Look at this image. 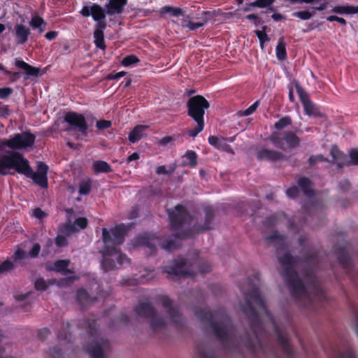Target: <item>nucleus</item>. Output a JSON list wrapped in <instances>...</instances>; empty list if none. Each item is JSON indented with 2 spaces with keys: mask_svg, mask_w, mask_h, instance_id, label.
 I'll use <instances>...</instances> for the list:
<instances>
[{
  "mask_svg": "<svg viewBox=\"0 0 358 358\" xmlns=\"http://www.w3.org/2000/svg\"><path fill=\"white\" fill-rule=\"evenodd\" d=\"M60 231L66 236H69L71 234L76 233L78 231V229L75 226V224H72L71 223H66L62 225L60 228Z\"/></svg>",
  "mask_w": 358,
  "mask_h": 358,
  "instance_id": "603ef678",
  "label": "nucleus"
},
{
  "mask_svg": "<svg viewBox=\"0 0 358 358\" xmlns=\"http://www.w3.org/2000/svg\"><path fill=\"white\" fill-rule=\"evenodd\" d=\"M134 245L148 248L150 255L155 253L157 245L168 252H172L181 246L180 243L173 238H170L161 241V240L154 234H145L138 236L135 240Z\"/></svg>",
  "mask_w": 358,
  "mask_h": 358,
  "instance_id": "0eeeda50",
  "label": "nucleus"
},
{
  "mask_svg": "<svg viewBox=\"0 0 358 358\" xmlns=\"http://www.w3.org/2000/svg\"><path fill=\"white\" fill-rule=\"evenodd\" d=\"M92 170L95 173H108L113 172L110 165L102 160L95 161L92 165Z\"/></svg>",
  "mask_w": 358,
  "mask_h": 358,
  "instance_id": "2f4dec72",
  "label": "nucleus"
},
{
  "mask_svg": "<svg viewBox=\"0 0 358 358\" xmlns=\"http://www.w3.org/2000/svg\"><path fill=\"white\" fill-rule=\"evenodd\" d=\"M31 30L22 24H17L15 26V42L18 45L24 44L29 38Z\"/></svg>",
  "mask_w": 358,
  "mask_h": 358,
  "instance_id": "b1692460",
  "label": "nucleus"
},
{
  "mask_svg": "<svg viewBox=\"0 0 358 358\" xmlns=\"http://www.w3.org/2000/svg\"><path fill=\"white\" fill-rule=\"evenodd\" d=\"M34 287L38 291L44 292L48 288V284L43 278H39L35 280Z\"/></svg>",
  "mask_w": 358,
  "mask_h": 358,
  "instance_id": "bf43d9fd",
  "label": "nucleus"
},
{
  "mask_svg": "<svg viewBox=\"0 0 358 358\" xmlns=\"http://www.w3.org/2000/svg\"><path fill=\"white\" fill-rule=\"evenodd\" d=\"M45 358H64L61 348L56 346L50 348Z\"/></svg>",
  "mask_w": 358,
  "mask_h": 358,
  "instance_id": "5fc2aeb1",
  "label": "nucleus"
},
{
  "mask_svg": "<svg viewBox=\"0 0 358 358\" xmlns=\"http://www.w3.org/2000/svg\"><path fill=\"white\" fill-rule=\"evenodd\" d=\"M299 188L295 185L289 187L286 190L287 196L291 199L296 198L299 196Z\"/></svg>",
  "mask_w": 358,
  "mask_h": 358,
  "instance_id": "69168bd1",
  "label": "nucleus"
},
{
  "mask_svg": "<svg viewBox=\"0 0 358 358\" xmlns=\"http://www.w3.org/2000/svg\"><path fill=\"white\" fill-rule=\"evenodd\" d=\"M205 214V220L203 225L201 227L202 231L210 230L213 228V221L215 217L214 209L211 206H206L203 208Z\"/></svg>",
  "mask_w": 358,
  "mask_h": 358,
  "instance_id": "c85d7f7f",
  "label": "nucleus"
},
{
  "mask_svg": "<svg viewBox=\"0 0 358 358\" xmlns=\"http://www.w3.org/2000/svg\"><path fill=\"white\" fill-rule=\"evenodd\" d=\"M91 301V297L87 291L84 288H80L76 292V301L84 306Z\"/></svg>",
  "mask_w": 358,
  "mask_h": 358,
  "instance_id": "c9c22d12",
  "label": "nucleus"
},
{
  "mask_svg": "<svg viewBox=\"0 0 358 358\" xmlns=\"http://www.w3.org/2000/svg\"><path fill=\"white\" fill-rule=\"evenodd\" d=\"M336 358H357V356L354 348L348 345L337 354Z\"/></svg>",
  "mask_w": 358,
  "mask_h": 358,
  "instance_id": "37998d69",
  "label": "nucleus"
},
{
  "mask_svg": "<svg viewBox=\"0 0 358 358\" xmlns=\"http://www.w3.org/2000/svg\"><path fill=\"white\" fill-rule=\"evenodd\" d=\"M88 221L85 217H78L74 221V224L78 227L80 229H85L87 227Z\"/></svg>",
  "mask_w": 358,
  "mask_h": 358,
  "instance_id": "774afa93",
  "label": "nucleus"
},
{
  "mask_svg": "<svg viewBox=\"0 0 358 358\" xmlns=\"http://www.w3.org/2000/svg\"><path fill=\"white\" fill-rule=\"evenodd\" d=\"M195 122H196V126L189 129L187 132L188 135L193 138L196 137L204 128V120H197Z\"/></svg>",
  "mask_w": 358,
  "mask_h": 358,
  "instance_id": "09e8293b",
  "label": "nucleus"
},
{
  "mask_svg": "<svg viewBox=\"0 0 358 358\" xmlns=\"http://www.w3.org/2000/svg\"><path fill=\"white\" fill-rule=\"evenodd\" d=\"M187 115L194 121L204 120L205 110L210 108L208 101L201 95L190 97L187 101Z\"/></svg>",
  "mask_w": 358,
  "mask_h": 358,
  "instance_id": "f8f14e48",
  "label": "nucleus"
},
{
  "mask_svg": "<svg viewBox=\"0 0 358 358\" xmlns=\"http://www.w3.org/2000/svg\"><path fill=\"white\" fill-rule=\"evenodd\" d=\"M294 86L299 99L303 106L305 113L308 116H313L315 117H322V113L320 111L319 107L310 100L308 94L301 85L298 82H296Z\"/></svg>",
  "mask_w": 358,
  "mask_h": 358,
  "instance_id": "dca6fc26",
  "label": "nucleus"
},
{
  "mask_svg": "<svg viewBox=\"0 0 358 358\" xmlns=\"http://www.w3.org/2000/svg\"><path fill=\"white\" fill-rule=\"evenodd\" d=\"M267 29V27L264 25L262 27V30H255V33L257 38L259 40L260 47L263 50L264 48V43L266 42H268L270 41V38L268 36L267 34L266 33V30Z\"/></svg>",
  "mask_w": 358,
  "mask_h": 358,
  "instance_id": "79ce46f5",
  "label": "nucleus"
},
{
  "mask_svg": "<svg viewBox=\"0 0 358 358\" xmlns=\"http://www.w3.org/2000/svg\"><path fill=\"white\" fill-rule=\"evenodd\" d=\"M350 161L348 160L349 165L358 166V150L352 149L350 152Z\"/></svg>",
  "mask_w": 358,
  "mask_h": 358,
  "instance_id": "338daca9",
  "label": "nucleus"
},
{
  "mask_svg": "<svg viewBox=\"0 0 358 358\" xmlns=\"http://www.w3.org/2000/svg\"><path fill=\"white\" fill-rule=\"evenodd\" d=\"M268 139L275 148L283 151L297 148L301 142L299 137L292 131L272 132Z\"/></svg>",
  "mask_w": 358,
  "mask_h": 358,
  "instance_id": "9d476101",
  "label": "nucleus"
},
{
  "mask_svg": "<svg viewBox=\"0 0 358 358\" xmlns=\"http://www.w3.org/2000/svg\"><path fill=\"white\" fill-rule=\"evenodd\" d=\"M275 0H256L250 3V6L258 7V8H266L273 4Z\"/></svg>",
  "mask_w": 358,
  "mask_h": 358,
  "instance_id": "13d9d810",
  "label": "nucleus"
},
{
  "mask_svg": "<svg viewBox=\"0 0 358 358\" xmlns=\"http://www.w3.org/2000/svg\"><path fill=\"white\" fill-rule=\"evenodd\" d=\"M159 301L162 306L166 309V313L173 324L176 327H181L184 324V318L179 307L174 303L168 296L161 295L159 296Z\"/></svg>",
  "mask_w": 358,
  "mask_h": 358,
  "instance_id": "2eb2a0df",
  "label": "nucleus"
},
{
  "mask_svg": "<svg viewBox=\"0 0 358 358\" xmlns=\"http://www.w3.org/2000/svg\"><path fill=\"white\" fill-rule=\"evenodd\" d=\"M169 218L170 220L171 229L178 230L185 224L190 223L192 216L186 208L181 205H177L174 209L168 210Z\"/></svg>",
  "mask_w": 358,
  "mask_h": 358,
  "instance_id": "ddd939ff",
  "label": "nucleus"
},
{
  "mask_svg": "<svg viewBox=\"0 0 358 358\" xmlns=\"http://www.w3.org/2000/svg\"><path fill=\"white\" fill-rule=\"evenodd\" d=\"M102 240L105 245L100 252L103 257L101 266L104 271L108 272L115 269L116 262L120 266L130 262L129 259L124 254L120 252L118 248L108 245L111 242V237L106 228L102 229Z\"/></svg>",
  "mask_w": 358,
  "mask_h": 358,
  "instance_id": "20e7f679",
  "label": "nucleus"
},
{
  "mask_svg": "<svg viewBox=\"0 0 358 358\" xmlns=\"http://www.w3.org/2000/svg\"><path fill=\"white\" fill-rule=\"evenodd\" d=\"M188 160L187 162H184L185 165H188L190 167H195L197 165V155L193 150H187L183 156Z\"/></svg>",
  "mask_w": 358,
  "mask_h": 358,
  "instance_id": "a19ab883",
  "label": "nucleus"
},
{
  "mask_svg": "<svg viewBox=\"0 0 358 358\" xmlns=\"http://www.w3.org/2000/svg\"><path fill=\"white\" fill-rule=\"evenodd\" d=\"M36 136L30 131H26L19 134H15L9 139H2L0 141V150L5 147L14 151L27 149L34 145Z\"/></svg>",
  "mask_w": 358,
  "mask_h": 358,
  "instance_id": "1a4fd4ad",
  "label": "nucleus"
},
{
  "mask_svg": "<svg viewBox=\"0 0 358 358\" xmlns=\"http://www.w3.org/2000/svg\"><path fill=\"white\" fill-rule=\"evenodd\" d=\"M131 228V224L126 225L123 223L115 225L113 228L108 231L111 237V242L108 243L109 245H118L123 243L124 237Z\"/></svg>",
  "mask_w": 358,
  "mask_h": 358,
  "instance_id": "f3484780",
  "label": "nucleus"
},
{
  "mask_svg": "<svg viewBox=\"0 0 358 358\" xmlns=\"http://www.w3.org/2000/svg\"><path fill=\"white\" fill-rule=\"evenodd\" d=\"M275 332L278 343L282 349L284 356L286 358H294V353L289 339L276 324H275Z\"/></svg>",
  "mask_w": 358,
  "mask_h": 358,
  "instance_id": "a211bd4d",
  "label": "nucleus"
},
{
  "mask_svg": "<svg viewBox=\"0 0 358 358\" xmlns=\"http://www.w3.org/2000/svg\"><path fill=\"white\" fill-rule=\"evenodd\" d=\"M331 12L338 15H353L358 13V6H354L349 4L336 6L332 8Z\"/></svg>",
  "mask_w": 358,
  "mask_h": 358,
  "instance_id": "c756f323",
  "label": "nucleus"
},
{
  "mask_svg": "<svg viewBox=\"0 0 358 358\" xmlns=\"http://www.w3.org/2000/svg\"><path fill=\"white\" fill-rule=\"evenodd\" d=\"M317 258V252H306L302 258L294 257L289 252L278 257L279 263L284 267L281 275L294 297L299 298L308 294L306 287L295 269L296 265L298 262L314 264Z\"/></svg>",
  "mask_w": 358,
  "mask_h": 358,
  "instance_id": "f03ea898",
  "label": "nucleus"
},
{
  "mask_svg": "<svg viewBox=\"0 0 358 358\" xmlns=\"http://www.w3.org/2000/svg\"><path fill=\"white\" fill-rule=\"evenodd\" d=\"M69 323L67 322L66 324H65V328L66 329L64 330V329H60L59 330V331L57 332V338L59 339V340H62V341H66V342H69L71 338V333L69 331Z\"/></svg>",
  "mask_w": 358,
  "mask_h": 358,
  "instance_id": "de8ad7c7",
  "label": "nucleus"
},
{
  "mask_svg": "<svg viewBox=\"0 0 358 358\" xmlns=\"http://www.w3.org/2000/svg\"><path fill=\"white\" fill-rule=\"evenodd\" d=\"M281 217H286L285 213H276L270 216L266 217L263 221V224L267 228L276 226Z\"/></svg>",
  "mask_w": 358,
  "mask_h": 358,
  "instance_id": "72a5a7b5",
  "label": "nucleus"
},
{
  "mask_svg": "<svg viewBox=\"0 0 358 358\" xmlns=\"http://www.w3.org/2000/svg\"><path fill=\"white\" fill-rule=\"evenodd\" d=\"M266 239L269 242H273L277 241L278 245L277 246V250L280 249H286L287 248L285 241L287 239V236L283 234H280L278 231H275L272 234L268 236Z\"/></svg>",
  "mask_w": 358,
  "mask_h": 358,
  "instance_id": "473e14b6",
  "label": "nucleus"
},
{
  "mask_svg": "<svg viewBox=\"0 0 358 358\" xmlns=\"http://www.w3.org/2000/svg\"><path fill=\"white\" fill-rule=\"evenodd\" d=\"M92 185L90 180L82 181L79 184L78 193L80 195H87L91 192Z\"/></svg>",
  "mask_w": 358,
  "mask_h": 358,
  "instance_id": "8fccbe9b",
  "label": "nucleus"
},
{
  "mask_svg": "<svg viewBox=\"0 0 358 358\" xmlns=\"http://www.w3.org/2000/svg\"><path fill=\"white\" fill-rule=\"evenodd\" d=\"M162 269L164 273L167 274V278L169 279L194 277L196 273L192 266L188 264L187 259L184 258L176 259L173 265L164 266L162 267Z\"/></svg>",
  "mask_w": 358,
  "mask_h": 358,
  "instance_id": "9b49d317",
  "label": "nucleus"
},
{
  "mask_svg": "<svg viewBox=\"0 0 358 358\" xmlns=\"http://www.w3.org/2000/svg\"><path fill=\"white\" fill-rule=\"evenodd\" d=\"M292 124V118L289 116L281 117L274 124V128L277 130H281Z\"/></svg>",
  "mask_w": 358,
  "mask_h": 358,
  "instance_id": "a18cd8bd",
  "label": "nucleus"
},
{
  "mask_svg": "<svg viewBox=\"0 0 358 358\" xmlns=\"http://www.w3.org/2000/svg\"><path fill=\"white\" fill-rule=\"evenodd\" d=\"M254 278V280L251 278H248L249 288L248 290L242 291L244 303L241 304L243 312L249 320L252 333L251 336L249 332H245L242 336L241 341L247 350L253 354L263 350V345L259 336L262 335L264 328L259 314L263 313L272 319L259 288V274H255Z\"/></svg>",
  "mask_w": 358,
  "mask_h": 358,
  "instance_id": "f257e3e1",
  "label": "nucleus"
},
{
  "mask_svg": "<svg viewBox=\"0 0 358 358\" xmlns=\"http://www.w3.org/2000/svg\"><path fill=\"white\" fill-rule=\"evenodd\" d=\"M276 57L280 61L287 58L286 43L283 38L279 39L276 46Z\"/></svg>",
  "mask_w": 358,
  "mask_h": 358,
  "instance_id": "e433bc0d",
  "label": "nucleus"
},
{
  "mask_svg": "<svg viewBox=\"0 0 358 358\" xmlns=\"http://www.w3.org/2000/svg\"><path fill=\"white\" fill-rule=\"evenodd\" d=\"M299 187L301 189L304 195L308 197H312L314 196V190L311 187V181L306 177H300L297 180Z\"/></svg>",
  "mask_w": 358,
  "mask_h": 358,
  "instance_id": "7c9ffc66",
  "label": "nucleus"
},
{
  "mask_svg": "<svg viewBox=\"0 0 358 358\" xmlns=\"http://www.w3.org/2000/svg\"><path fill=\"white\" fill-rule=\"evenodd\" d=\"M314 14V12H310L309 10H300L294 12L292 13V16L298 17L302 20H308L310 19Z\"/></svg>",
  "mask_w": 358,
  "mask_h": 358,
  "instance_id": "6e6d98bb",
  "label": "nucleus"
},
{
  "mask_svg": "<svg viewBox=\"0 0 358 358\" xmlns=\"http://www.w3.org/2000/svg\"><path fill=\"white\" fill-rule=\"evenodd\" d=\"M24 175L27 178H31L34 183L43 189H46L48 186V176L34 172L30 165L28 171Z\"/></svg>",
  "mask_w": 358,
  "mask_h": 358,
  "instance_id": "393cba45",
  "label": "nucleus"
},
{
  "mask_svg": "<svg viewBox=\"0 0 358 358\" xmlns=\"http://www.w3.org/2000/svg\"><path fill=\"white\" fill-rule=\"evenodd\" d=\"M134 311L141 317L149 318L150 327L153 331L165 329L166 322L164 318L157 317L156 308L150 302H139Z\"/></svg>",
  "mask_w": 358,
  "mask_h": 358,
  "instance_id": "6e6552de",
  "label": "nucleus"
},
{
  "mask_svg": "<svg viewBox=\"0 0 358 358\" xmlns=\"http://www.w3.org/2000/svg\"><path fill=\"white\" fill-rule=\"evenodd\" d=\"M148 128L146 125L138 124L136 126L128 135V140L131 143H135L144 136H146L145 131Z\"/></svg>",
  "mask_w": 358,
  "mask_h": 358,
  "instance_id": "a878e982",
  "label": "nucleus"
},
{
  "mask_svg": "<svg viewBox=\"0 0 358 358\" xmlns=\"http://www.w3.org/2000/svg\"><path fill=\"white\" fill-rule=\"evenodd\" d=\"M175 166H173L169 170H167L165 166H159L156 169V173L158 175H171L175 171Z\"/></svg>",
  "mask_w": 358,
  "mask_h": 358,
  "instance_id": "0e129e2a",
  "label": "nucleus"
},
{
  "mask_svg": "<svg viewBox=\"0 0 358 358\" xmlns=\"http://www.w3.org/2000/svg\"><path fill=\"white\" fill-rule=\"evenodd\" d=\"M257 158L260 161H269L272 162L282 160L285 158L284 154L275 150L261 148L257 152Z\"/></svg>",
  "mask_w": 358,
  "mask_h": 358,
  "instance_id": "aec40b11",
  "label": "nucleus"
},
{
  "mask_svg": "<svg viewBox=\"0 0 358 358\" xmlns=\"http://www.w3.org/2000/svg\"><path fill=\"white\" fill-rule=\"evenodd\" d=\"M208 141L210 145L217 149L226 150L225 148L230 149V145L226 143V138H219L216 136H210Z\"/></svg>",
  "mask_w": 358,
  "mask_h": 358,
  "instance_id": "f704fd0d",
  "label": "nucleus"
},
{
  "mask_svg": "<svg viewBox=\"0 0 358 358\" xmlns=\"http://www.w3.org/2000/svg\"><path fill=\"white\" fill-rule=\"evenodd\" d=\"M82 325L87 328L92 340L85 347L86 352L91 358H105L104 350L110 348V342L107 338L98 335L99 325L96 320L85 319Z\"/></svg>",
  "mask_w": 358,
  "mask_h": 358,
  "instance_id": "39448f33",
  "label": "nucleus"
},
{
  "mask_svg": "<svg viewBox=\"0 0 358 358\" xmlns=\"http://www.w3.org/2000/svg\"><path fill=\"white\" fill-rule=\"evenodd\" d=\"M80 13L85 17H88L91 15L94 21L104 20L107 14L106 9L105 10L97 3H93L90 7L83 6Z\"/></svg>",
  "mask_w": 358,
  "mask_h": 358,
  "instance_id": "6ab92c4d",
  "label": "nucleus"
},
{
  "mask_svg": "<svg viewBox=\"0 0 358 358\" xmlns=\"http://www.w3.org/2000/svg\"><path fill=\"white\" fill-rule=\"evenodd\" d=\"M162 13H170L175 17L184 16V11L182 8L178 7H173L170 6H165L162 8Z\"/></svg>",
  "mask_w": 358,
  "mask_h": 358,
  "instance_id": "c03bdc74",
  "label": "nucleus"
},
{
  "mask_svg": "<svg viewBox=\"0 0 358 358\" xmlns=\"http://www.w3.org/2000/svg\"><path fill=\"white\" fill-rule=\"evenodd\" d=\"M94 43L97 48L103 50L106 49L104 33L102 31H94Z\"/></svg>",
  "mask_w": 358,
  "mask_h": 358,
  "instance_id": "58836bf2",
  "label": "nucleus"
},
{
  "mask_svg": "<svg viewBox=\"0 0 358 358\" xmlns=\"http://www.w3.org/2000/svg\"><path fill=\"white\" fill-rule=\"evenodd\" d=\"M199 358H217L215 352L211 349L206 348H198Z\"/></svg>",
  "mask_w": 358,
  "mask_h": 358,
  "instance_id": "3c124183",
  "label": "nucleus"
},
{
  "mask_svg": "<svg viewBox=\"0 0 358 358\" xmlns=\"http://www.w3.org/2000/svg\"><path fill=\"white\" fill-rule=\"evenodd\" d=\"M318 162H328V159L322 155H311L308 159V163L310 166L315 165Z\"/></svg>",
  "mask_w": 358,
  "mask_h": 358,
  "instance_id": "680f3d73",
  "label": "nucleus"
},
{
  "mask_svg": "<svg viewBox=\"0 0 358 358\" xmlns=\"http://www.w3.org/2000/svg\"><path fill=\"white\" fill-rule=\"evenodd\" d=\"M15 264L10 259H6L0 264V274L10 271L15 268Z\"/></svg>",
  "mask_w": 358,
  "mask_h": 358,
  "instance_id": "864d4df0",
  "label": "nucleus"
},
{
  "mask_svg": "<svg viewBox=\"0 0 358 358\" xmlns=\"http://www.w3.org/2000/svg\"><path fill=\"white\" fill-rule=\"evenodd\" d=\"M335 254L337 257L339 264L345 270V272L348 275H350L352 268L350 257L348 255L347 249L345 248H338L335 250Z\"/></svg>",
  "mask_w": 358,
  "mask_h": 358,
  "instance_id": "412c9836",
  "label": "nucleus"
},
{
  "mask_svg": "<svg viewBox=\"0 0 358 358\" xmlns=\"http://www.w3.org/2000/svg\"><path fill=\"white\" fill-rule=\"evenodd\" d=\"M303 275L307 282L311 285L317 293L321 292V288L318 284L317 277L314 273L313 268L308 266L303 270Z\"/></svg>",
  "mask_w": 358,
  "mask_h": 358,
  "instance_id": "bb28decb",
  "label": "nucleus"
},
{
  "mask_svg": "<svg viewBox=\"0 0 358 358\" xmlns=\"http://www.w3.org/2000/svg\"><path fill=\"white\" fill-rule=\"evenodd\" d=\"M13 263L15 264H19L20 266H23L24 264V262H22V260L24 259L26 257V252L22 249L18 248L16 250V251L14 252L13 255Z\"/></svg>",
  "mask_w": 358,
  "mask_h": 358,
  "instance_id": "49530a36",
  "label": "nucleus"
},
{
  "mask_svg": "<svg viewBox=\"0 0 358 358\" xmlns=\"http://www.w3.org/2000/svg\"><path fill=\"white\" fill-rule=\"evenodd\" d=\"M112 125V123L110 120H98L96 123V127L98 130H104L109 127H110Z\"/></svg>",
  "mask_w": 358,
  "mask_h": 358,
  "instance_id": "e2e57ef3",
  "label": "nucleus"
},
{
  "mask_svg": "<svg viewBox=\"0 0 358 358\" xmlns=\"http://www.w3.org/2000/svg\"><path fill=\"white\" fill-rule=\"evenodd\" d=\"M217 315V313H213L208 308H201L196 312V315L201 322L209 324L216 339L225 344L231 338L234 325L231 319L225 312L220 311L219 320L216 321Z\"/></svg>",
  "mask_w": 358,
  "mask_h": 358,
  "instance_id": "7ed1b4c3",
  "label": "nucleus"
},
{
  "mask_svg": "<svg viewBox=\"0 0 358 358\" xmlns=\"http://www.w3.org/2000/svg\"><path fill=\"white\" fill-rule=\"evenodd\" d=\"M15 66L17 68L23 70L24 73L25 74L24 78V80H28L30 77H38L40 75V68L33 66L23 60L16 59L15 61Z\"/></svg>",
  "mask_w": 358,
  "mask_h": 358,
  "instance_id": "4be33fe9",
  "label": "nucleus"
},
{
  "mask_svg": "<svg viewBox=\"0 0 358 358\" xmlns=\"http://www.w3.org/2000/svg\"><path fill=\"white\" fill-rule=\"evenodd\" d=\"M29 168V161L19 152L11 150L0 157V175L7 176L14 169L19 174H26Z\"/></svg>",
  "mask_w": 358,
  "mask_h": 358,
  "instance_id": "423d86ee",
  "label": "nucleus"
},
{
  "mask_svg": "<svg viewBox=\"0 0 358 358\" xmlns=\"http://www.w3.org/2000/svg\"><path fill=\"white\" fill-rule=\"evenodd\" d=\"M334 160L337 161V165L339 168L344 166H349L348 158L343 152L338 150L336 146L332 147L330 151Z\"/></svg>",
  "mask_w": 358,
  "mask_h": 358,
  "instance_id": "cd10ccee",
  "label": "nucleus"
},
{
  "mask_svg": "<svg viewBox=\"0 0 358 358\" xmlns=\"http://www.w3.org/2000/svg\"><path fill=\"white\" fill-rule=\"evenodd\" d=\"M69 264V261L68 260H57L54 263L53 270L58 273H64V274L71 273V271L68 269Z\"/></svg>",
  "mask_w": 358,
  "mask_h": 358,
  "instance_id": "4c0bfd02",
  "label": "nucleus"
},
{
  "mask_svg": "<svg viewBox=\"0 0 358 358\" xmlns=\"http://www.w3.org/2000/svg\"><path fill=\"white\" fill-rule=\"evenodd\" d=\"M259 105V101H256L254 103H252L249 108L245 109V110L240 111L241 116H249L252 114L258 108Z\"/></svg>",
  "mask_w": 358,
  "mask_h": 358,
  "instance_id": "052dcab7",
  "label": "nucleus"
},
{
  "mask_svg": "<svg viewBox=\"0 0 358 358\" xmlns=\"http://www.w3.org/2000/svg\"><path fill=\"white\" fill-rule=\"evenodd\" d=\"M29 25L33 29H38L39 32L43 33L44 31V29L42 28V26H45L46 22L41 17L38 15H34L32 17L31 21L29 22Z\"/></svg>",
  "mask_w": 358,
  "mask_h": 358,
  "instance_id": "ea45409f",
  "label": "nucleus"
},
{
  "mask_svg": "<svg viewBox=\"0 0 358 358\" xmlns=\"http://www.w3.org/2000/svg\"><path fill=\"white\" fill-rule=\"evenodd\" d=\"M64 121L69 125L65 131L69 132L73 130L83 136H87L88 124L83 114L74 111L66 112L64 116Z\"/></svg>",
  "mask_w": 358,
  "mask_h": 358,
  "instance_id": "4468645a",
  "label": "nucleus"
},
{
  "mask_svg": "<svg viewBox=\"0 0 358 358\" xmlns=\"http://www.w3.org/2000/svg\"><path fill=\"white\" fill-rule=\"evenodd\" d=\"M140 62V59L134 55H127L124 57L121 64L124 66H129Z\"/></svg>",
  "mask_w": 358,
  "mask_h": 358,
  "instance_id": "4d7b16f0",
  "label": "nucleus"
},
{
  "mask_svg": "<svg viewBox=\"0 0 358 358\" xmlns=\"http://www.w3.org/2000/svg\"><path fill=\"white\" fill-rule=\"evenodd\" d=\"M128 0H110L106 5V13L108 15H120L124 12Z\"/></svg>",
  "mask_w": 358,
  "mask_h": 358,
  "instance_id": "5701e85b",
  "label": "nucleus"
}]
</instances>
